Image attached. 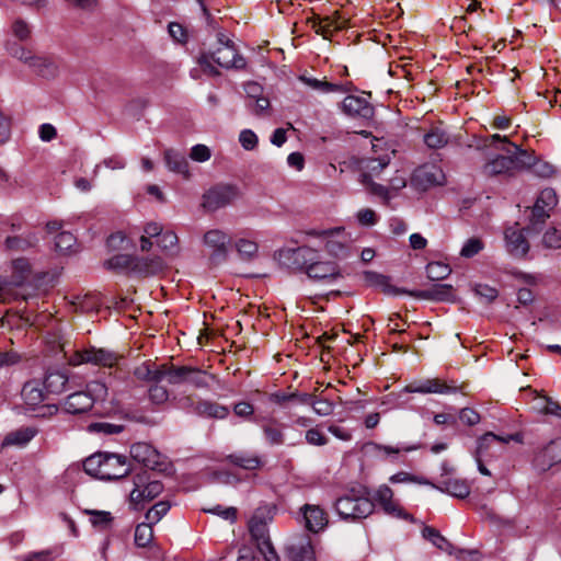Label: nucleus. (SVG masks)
Returning <instances> with one entry per match:
<instances>
[{"mask_svg": "<svg viewBox=\"0 0 561 561\" xmlns=\"http://www.w3.org/2000/svg\"><path fill=\"white\" fill-rule=\"evenodd\" d=\"M227 461L243 470L254 471L263 466L262 458L252 453L237 451L227 456Z\"/></svg>", "mask_w": 561, "mask_h": 561, "instance_id": "30", "label": "nucleus"}, {"mask_svg": "<svg viewBox=\"0 0 561 561\" xmlns=\"http://www.w3.org/2000/svg\"><path fill=\"white\" fill-rule=\"evenodd\" d=\"M443 171L433 164H425L417 168L412 175V183L421 190L443 184Z\"/></svg>", "mask_w": 561, "mask_h": 561, "instance_id": "18", "label": "nucleus"}, {"mask_svg": "<svg viewBox=\"0 0 561 561\" xmlns=\"http://www.w3.org/2000/svg\"><path fill=\"white\" fill-rule=\"evenodd\" d=\"M483 248H484V244L481 239L470 238L462 245V248L460 250V255L462 257L470 259V257H473L474 255H477L480 251H482Z\"/></svg>", "mask_w": 561, "mask_h": 561, "instance_id": "54", "label": "nucleus"}, {"mask_svg": "<svg viewBox=\"0 0 561 561\" xmlns=\"http://www.w3.org/2000/svg\"><path fill=\"white\" fill-rule=\"evenodd\" d=\"M178 236L173 231L162 232L158 239V245L164 251L175 250L178 247Z\"/></svg>", "mask_w": 561, "mask_h": 561, "instance_id": "62", "label": "nucleus"}, {"mask_svg": "<svg viewBox=\"0 0 561 561\" xmlns=\"http://www.w3.org/2000/svg\"><path fill=\"white\" fill-rule=\"evenodd\" d=\"M37 428L33 426L15 428L4 435L0 444V448H24L37 435Z\"/></svg>", "mask_w": 561, "mask_h": 561, "instance_id": "20", "label": "nucleus"}, {"mask_svg": "<svg viewBox=\"0 0 561 561\" xmlns=\"http://www.w3.org/2000/svg\"><path fill=\"white\" fill-rule=\"evenodd\" d=\"M456 390V387L448 386L438 378L426 379L405 387V391L410 393H451Z\"/></svg>", "mask_w": 561, "mask_h": 561, "instance_id": "25", "label": "nucleus"}, {"mask_svg": "<svg viewBox=\"0 0 561 561\" xmlns=\"http://www.w3.org/2000/svg\"><path fill=\"white\" fill-rule=\"evenodd\" d=\"M496 149L504 151L506 154H496L483 164L482 173L485 176H512L528 168L531 164V160H534V158L519 146H514V150L504 146L496 147Z\"/></svg>", "mask_w": 561, "mask_h": 561, "instance_id": "2", "label": "nucleus"}, {"mask_svg": "<svg viewBox=\"0 0 561 561\" xmlns=\"http://www.w3.org/2000/svg\"><path fill=\"white\" fill-rule=\"evenodd\" d=\"M133 484L129 503L136 511L141 510L147 502L153 500L163 491V484L158 480H152L147 471L135 474Z\"/></svg>", "mask_w": 561, "mask_h": 561, "instance_id": "4", "label": "nucleus"}, {"mask_svg": "<svg viewBox=\"0 0 561 561\" xmlns=\"http://www.w3.org/2000/svg\"><path fill=\"white\" fill-rule=\"evenodd\" d=\"M134 257L135 256L128 254H116L108 259L107 261H105L104 266L107 270L115 272L133 273Z\"/></svg>", "mask_w": 561, "mask_h": 561, "instance_id": "42", "label": "nucleus"}, {"mask_svg": "<svg viewBox=\"0 0 561 561\" xmlns=\"http://www.w3.org/2000/svg\"><path fill=\"white\" fill-rule=\"evenodd\" d=\"M356 219L360 226L371 227L376 225L378 216L373 209L363 208L357 211Z\"/></svg>", "mask_w": 561, "mask_h": 561, "instance_id": "64", "label": "nucleus"}, {"mask_svg": "<svg viewBox=\"0 0 561 561\" xmlns=\"http://www.w3.org/2000/svg\"><path fill=\"white\" fill-rule=\"evenodd\" d=\"M31 294L26 290L23 279L4 280L0 284V302L10 304L22 299L27 300Z\"/></svg>", "mask_w": 561, "mask_h": 561, "instance_id": "21", "label": "nucleus"}, {"mask_svg": "<svg viewBox=\"0 0 561 561\" xmlns=\"http://www.w3.org/2000/svg\"><path fill=\"white\" fill-rule=\"evenodd\" d=\"M211 58L226 69H243L247 65L245 59L238 54L234 44L222 33L218 34V47L211 54Z\"/></svg>", "mask_w": 561, "mask_h": 561, "instance_id": "9", "label": "nucleus"}, {"mask_svg": "<svg viewBox=\"0 0 561 561\" xmlns=\"http://www.w3.org/2000/svg\"><path fill=\"white\" fill-rule=\"evenodd\" d=\"M366 279L374 285L382 287L383 293L386 294H400L402 293L399 289H396L389 284V278L385 275L374 273V272H367L366 273Z\"/></svg>", "mask_w": 561, "mask_h": 561, "instance_id": "52", "label": "nucleus"}, {"mask_svg": "<svg viewBox=\"0 0 561 561\" xmlns=\"http://www.w3.org/2000/svg\"><path fill=\"white\" fill-rule=\"evenodd\" d=\"M424 539L431 541L437 549L455 556L458 560H466L467 556H473L477 553L474 550L457 549L455 546L444 537L436 528L425 526L422 530Z\"/></svg>", "mask_w": 561, "mask_h": 561, "instance_id": "15", "label": "nucleus"}, {"mask_svg": "<svg viewBox=\"0 0 561 561\" xmlns=\"http://www.w3.org/2000/svg\"><path fill=\"white\" fill-rule=\"evenodd\" d=\"M366 447L369 448L371 451L377 454H382L386 458L391 457L392 459L397 458V456L401 453H410L417 450L422 447L421 444L415 445H403V446H390V445H382L375 442H369L366 444Z\"/></svg>", "mask_w": 561, "mask_h": 561, "instance_id": "34", "label": "nucleus"}, {"mask_svg": "<svg viewBox=\"0 0 561 561\" xmlns=\"http://www.w3.org/2000/svg\"><path fill=\"white\" fill-rule=\"evenodd\" d=\"M239 196L238 188L233 185H218L210 188L203 196V207L215 211L231 204Z\"/></svg>", "mask_w": 561, "mask_h": 561, "instance_id": "12", "label": "nucleus"}, {"mask_svg": "<svg viewBox=\"0 0 561 561\" xmlns=\"http://www.w3.org/2000/svg\"><path fill=\"white\" fill-rule=\"evenodd\" d=\"M105 453H96L83 461L84 471L94 478L101 479Z\"/></svg>", "mask_w": 561, "mask_h": 561, "instance_id": "43", "label": "nucleus"}, {"mask_svg": "<svg viewBox=\"0 0 561 561\" xmlns=\"http://www.w3.org/2000/svg\"><path fill=\"white\" fill-rule=\"evenodd\" d=\"M170 503L167 501H160L156 503L145 515V519L154 525L159 523L163 516L167 515V513L170 511Z\"/></svg>", "mask_w": 561, "mask_h": 561, "instance_id": "48", "label": "nucleus"}, {"mask_svg": "<svg viewBox=\"0 0 561 561\" xmlns=\"http://www.w3.org/2000/svg\"><path fill=\"white\" fill-rule=\"evenodd\" d=\"M257 519L259 517H251L249 523V530L257 550L265 561H279V557L271 542L268 528Z\"/></svg>", "mask_w": 561, "mask_h": 561, "instance_id": "11", "label": "nucleus"}, {"mask_svg": "<svg viewBox=\"0 0 561 561\" xmlns=\"http://www.w3.org/2000/svg\"><path fill=\"white\" fill-rule=\"evenodd\" d=\"M121 356L112 351L105 348L90 347L83 351L76 352L70 358L69 364L78 366L84 363H90L96 366L114 367L117 365Z\"/></svg>", "mask_w": 561, "mask_h": 561, "instance_id": "10", "label": "nucleus"}, {"mask_svg": "<svg viewBox=\"0 0 561 561\" xmlns=\"http://www.w3.org/2000/svg\"><path fill=\"white\" fill-rule=\"evenodd\" d=\"M275 259L282 266L305 272L314 282L331 284L342 277L336 263L322 261L317 250L306 245L280 249L275 253Z\"/></svg>", "mask_w": 561, "mask_h": 561, "instance_id": "1", "label": "nucleus"}, {"mask_svg": "<svg viewBox=\"0 0 561 561\" xmlns=\"http://www.w3.org/2000/svg\"><path fill=\"white\" fill-rule=\"evenodd\" d=\"M236 249L243 259L250 260L256 255L259 247L252 240L239 239L236 242Z\"/></svg>", "mask_w": 561, "mask_h": 561, "instance_id": "53", "label": "nucleus"}, {"mask_svg": "<svg viewBox=\"0 0 561 561\" xmlns=\"http://www.w3.org/2000/svg\"><path fill=\"white\" fill-rule=\"evenodd\" d=\"M343 113L353 118L370 119L375 110L367 98L347 95L341 104Z\"/></svg>", "mask_w": 561, "mask_h": 561, "instance_id": "16", "label": "nucleus"}, {"mask_svg": "<svg viewBox=\"0 0 561 561\" xmlns=\"http://www.w3.org/2000/svg\"><path fill=\"white\" fill-rule=\"evenodd\" d=\"M149 388V399L153 404H163L169 399V391L165 387L158 385V382H153Z\"/></svg>", "mask_w": 561, "mask_h": 561, "instance_id": "58", "label": "nucleus"}, {"mask_svg": "<svg viewBox=\"0 0 561 561\" xmlns=\"http://www.w3.org/2000/svg\"><path fill=\"white\" fill-rule=\"evenodd\" d=\"M474 291L485 304L493 302L499 296L497 289L484 284L477 285Z\"/></svg>", "mask_w": 561, "mask_h": 561, "instance_id": "63", "label": "nucleus"}, {"mask_svg": "<svg viewBox=\"0 0 561 561\" xmlns=\"http://www.w3.org/2000/svg\"><path fill=\"white\" fill-rule=\"evenodd\" d=\"M89 514L91 515L90 522L92 525L102 529L107 528L113 520L112 514L106 511H91Z\"/></svg>", "mask_w": 561, "mask_h": 561, "instance_id": "56", "label": "nucleus"}, {"mask_svg": "<svg viewBox=\"0 0 561 561\" xmlns=\"http://www.w3.org/2000/svg\"><path fill=\"white\" fill-rule=\"evenodd\" d=\"M37 241V237L30 232L25 236L8 237L4 241V245L5 249L10 251H26L36 245Z\"/></svg>", "mask_w": 561, "mask_h": 561, "instance_id": "40", "label": "nucleus"}, {"mask_svg": "<svg viewBox=\"0 0 561 561\" xmlns=\"http://www.w3.org/2000/svg\"><path fill=\"white\" fill-rule=\"evenodd\" d=\"M30 69L35 75L45 79H54L59 73L57 61L53 57L46 55H36Z\"/></svg>", "mask_w": 561, "mask_h": 561, "instance_id": "26", "label": "nucleus"}, {"mask_svg": "<svg viewBox=\"0 0 561 561\" xmlns=\"http://www.w3.org/2000/svg\"><path fill=\"white\" fill-rule=\"evenodd\" d=\"M167 379L169 385L178 386L185 383L186 366L161 365V380Z\"/></svg>", "mask_w": 561, "mask_h": 561, "instance_id": "38", "label": "nucleus"}, {"mask_svg": "<svg viewBox=\"0 0 561 561\" xmlns=\"http://www.w3.org/2000/svg\"><path fill=\"white\" fill-rule=\"evenodd\" d=\"M334 508L341 519L356 522L368 517L374 512L375 505L365 494L351 490L336 499Z\"/></svg>", "mask_w": 561, "mask_h": 561, "instance_id": "3", "label": "nucleus"}, {"mask_svg": "<svg viewBox=\"0 0 561 561\" xmlns=\"http://www.w3.org/2000/svg\"><path fill=\"white\" fill-rule=\"evenodd\" d=\"M152 524L147 520L137 525L135 529V543L137 547H148L153 539Z\"/></svg>", "mask_w": 561, "mask_h": 561, "instance_id": "44", "label": "nucleus"}, {"mask_svg": "<svg viewBox=\"0 0 561 561\" xmlns=\"http://www.w3.org/2000/svg\"><path fill=\"white\" fill-rule=\"evenodd\" d=\"M164 161L170 171L182 174L185 178L190 175L188 163L184 154L173 149H167L164 151Z\"/></svg>", "mask_w": 561, "mask_h": 561, "instance_id": "33", "label": "nucleus"}, {"mask_svg": "<svg viewBox=\"0 0 561 561\" xmlns=\"http://www.w3.org/2000/svg\"><path fill=\"white\" fill-rule=\"evenodd\" d=\"M288 557L291 561H316L314 551L309 539L288 548Z\"/></svg>", "mask_w": 561, "mask_h": 561, "instance_id": "37", "label": "nucleus"}, {"mask_svg": "<svg viewBox=\"0 0 561 561\" xmlns=\"http://www.w3.org/2000/svg\"><path fill=\"white\" fill-rule=\"evenodd\" d=\"M307 234L323 238L327 252L336 259H345L350 255V238L344 233L343 227L328 230L312 229Z\"/></svg>", "mask_w": 561, "mask_h": 561, "instance_id": "7", "label": "nucleus"}, {"mask_svg": "<svg viewBox=\"0 0 561 561\" xmlns=\"http://www.w3.org/2000/svg\"><path fill=\"white\" fill-rule=\"evenodd\" d=\"M450 267L442 262H431L426 266L427 277L432 280H440L450 274Z\"/></svg>", "mask_w": 561, "mask_h": 561, "instance_id": "50", "label": "nucleus"}, {"mask_svg": "<svg viewBox=\"0 0 561 561\" xmlns=\"http://www.w3.org/2000/svg\"><path fill=\"white\" fill-rule=\"evenodd\" d=\"M515 440L517 443H522V435L520 434H510V435H495L492 432L485 433L483 436H481L478 439L477 449L474 453V459L478 465V470L483 476H491L490 470L484 466L483 461L489 456L493 457L495 456L494 453H490V449L497 444L500 446L506 445L510 442Z\"/></svg>", "mask_w": 561, "mask_h": 561, "instance_id": "6", "label": "nucleus"}, {"mask_svg": "<svg viewBox=\"0 0 561 561\" xmlns=\"http://www.w3.org/2000/svg\"><path fill=\"white\" fill-rule=\"evenodd\" d=\"M301 80L310 88H312L314 90H319L324 93H332V92L344 93V92H346V89L343 84H336V83H331L328 81H321L316 78L301 77Z\"/></svg>", "mask_w": 561, "mask_h": 561, "instance_id": "46", "label": "nucleus"}, {"mask_svg": "<svg viewBox=\"0 0 561 561\" xmlns=\"http://www.w3.org/2000/svg\"><path fill=\"white\" fill-rule=\"evenodd\" d=\"M85 394L93 400V403L98 400H104L107 396V388L104 382L91 381L87 385Z\"/></svg>", "mask_w": 561, "mask_h": 561, "instance_id": "55", "label": "nucleus"}, {"mask_svg": "<svg viewBox=\"0 0 561 561\" xmlns=\"http://www.w3.org/2000/svg\"><path fill=\"white\" fill-rule=\"evenodd\" d=\"M433 488L458 499H465L470 494V485L462 479H446Z\"/></svg>", "mask_w": 561, "mask_h": 561, "instance_id": "32", "label": "nucleus"}, {"mask_svg": "<svg viewBox=\"0 0 561 561\" xmlns=\"http://www.w3.org/2000/svg\"><path fill=\"white\" fill-rule=\"evenodd\" d=\"M231 238L219 229H213L204 234V244L210 250L209 260L213 264L224 262L228 254Z\"/></svg>", "mask_w": 561, "mask_h": 561, "instance_id": "13", "label": "nucleus"}, {"mask_svg": "<svg viewBox=\"0 0 561 561\" xmlns=\"http://www.w3.org/2000/svg\"><path fill=\"white\" fill-rule=\"evenodd\" d=\"M322 27H321V35L323 38H330L333 31L342 30L345 27L346 21L339 14V12H335L332 16H325L321 18Z\"/></svg>", "mask_w": 561, "mask_h": 561, "instance_id": "45", "label": "nucleus"}, {"mask_svg": "<svg viewBox=\"0 0 561 561\" xmlns=\"http://www.w3.org/2000/svg\"><path fill=\"white\" fill-rule=\"evenodd\" d=\"M300 511L304 516L305 527L309 531L317 534L327 527L329 523L328 514L319 505L305 504Z\"/></svg>", "mask_w": 561, "mask_h": 561, "instance_id": "19", "label": "nucleus"}, {"mask_svg": "<svg viewBox=\"0 0 561 561\" xmlns=\"http://www.w3.org/2000/svg\"><path fill=\"white\" fill-rule=\"evenodd\" d=\"M13 279H23V284L31 273V264L27 259L19 257L12 261Z\"/></svg>", "mask_w": 561, "mask_h": 561, "instance_id": "51", "label": "nucleus"}, {"mask_svg": "<svg viewBox=\"0 0 561 561\" xmlns=\"http://www.w3.org/2000/svg\"><path fill=\"white\" fill-rule=\"evenodd\" d=\"M206 371L199 368L186 366V379L185 383L192 385L195 388H207L208 381L206 379Z\"/></svg>", "mask_w": 561, "mask_h": 561, "instance_id": "47", "label": "nucleus"}, {"mask_svg": "<svg viewBox=\"0 0 561 561\" xmlns=\"http://www.w3.org/2000/svg\"><path fill=\"white\" fill-rule=\"evenodd\" d=\"M409 294L421 299L448 301L453 298V286L449 284H435L428 289L410 291Z\"/></svg>", "mask_w": 561, "mask_h": 561, "instance_id": "31", "label": "nucleus"}, {"mask_svg": "<svg viewBox=\"0 0 561 561\" xmlns=\"http://www.w3.org/2000/svg\"><path fill=\"white\" fill-rule=\"evenodd\" d=\"M283 427L275 419H270L262 425L265 438L271 445H282L284 443Z\"/></svg>", "mask_w": 561, "mask_h": 561, "instance_id": "41", "label": "nucleus"}, {"mask_svg": "<svg viewBox=\"0 0 561 561\" xmlns=\"http://www.w3.org/2000/svg\"><path fill=\"white\" fill-rule=\"evenodd\" d=\"M423 138L425 145L432 149L443 148L449 141V135L440 126H432Z\"/></svg>", "mask_w": 561, "mask_h": 561, "instance_id": "39", "label": "nucleus"}, {"mask_svg": "<svg viewBox=\"0 0 561 561\" xmlns=\"http://www.w3.org/2000/svg\"><path fill=\"white\" fill-rule=\"evenodd\" d=\"M77 239L71 232L62 231L55 239L56 250L62 254H67L73 250Z\"/></svg>", "mask_w": 561, "mask_h": 561, "instance_id": "49", "label": "nucleus"}, {"mask_svg": "<svg viewBox=\"0 0 561 561\" xmlns=\"http://www.w3.org/2000/svg\"><path fill=\"white\" fill-rule=\"evenodd\" d=\"M542 243L548 249H560L561 248V232L556 228L548 229L543 237Z\"/></svg>", "mask_w": 561, "mask_h": 561, "instance_id": "61", "label": "nucleus"}, {"mask_svg": "<svg viewBox=\"0 0 561 561\" xmlns=\"http://www.w3.org/2000/svg\"><path fill=\"white\" fill-rule=\"evenodd\" d=\"M125 456L105 453L101 480H117L129 472Z\"/></svg>", "mask_w": 561, "mask_h": 561, "instance_id": "17", "label": "nucleus"}, {"mask_svg": "<svg viewBox=\"0 0 561 561\" xmlns=\"http://www.w3.org/2000/svg\"><path fill=\"white\" fill-rule=\"evenodd\" d=\"M89 431L92 433H103L106 435L118 434L123 431L122 425L112 424L108 422H96L89 425Z\"/></svg>", "mask_w": 561, "mask_h": 561, "instance_id": "57", "label": "nucleus"}, {"mask_svg": "<svg viewBox=\"0 0 561 561\" xmlns=\"http://www.w3.org/2000/svg\"><path fill=\"white\" fill-rule=\"evenodd\" d=\"M193 413L202 417L226 419L229 415V409L209 400H198L194 407Z\"/></svg>", "mask_w": 561, "mask_h": 561, "instance_id": "28", "label": "nucleus"}, {"mask_svg": "<svg viewBox=\"0 0 561 561\" xmlns=\"http://www.w3.org/2000/svg\"><path fill=\"white\" fill-rule=\"evenodd\" d=\"M505 242L507 251L516 257H524L529 251V243L522 230L510 227L505 230Z\"/></svg>", "mask_w": 561, "mask_h": 561, "instance_id": "23", "label": "nucleus"}, {"mask_svg": "<svg viewBox=\"0 0 561 561\" xmlns=\"http://www.w3.org/2000/svg\"><path fill=\"white\" fill-rule=\"evenodd\" d=\"M10 54L18 60L27 65L28 68H31V66L36 57V54H34L32 50L26 49L25 47H22V46H18V45L11 48Z\"/></svg>", "mask_w": 561, "mask_h": 561, "instance_id": "60", "label": "nucleus"}, {"mask_svg": "<svg viewBox=\"0 0 561 561\" xmlns=\"http://www.w3.org/2000/svg\"><path fill=\"white\" fill-rule=\"evenodd\" d=\"M68 376L61 370L47 371L44 380L45 388L48 392L59 394L67 389Z\"/></svg>", "mask_w": 561, "mask_h": 561, "instance_id": "35", "label": "nucleus"}, {"mask_svg": "<svg viewBox=\"0 0 561 561\" xmlns=\"http://www.w3.org/2000/svg\"><path fill=\"white\" fill-rule=\"evenodd\" d=\"M133 374L138 380L147 382H160L161 365H156L151 362H145L141 365L135 367Z\"/></svg>", "mask_w": 561, "mask_h": 561, "instance_id": "36", "label": "nucleus"}, {"mask_svg": "<svg viewBox=\"0 0 561 561\" xmlns=\"http://www.w3.org/2000/svg\"><path fill=\"white\" fill-rule=\"evenodd\" d=\"M561 462V437L552 439L543 447L539 448L533 459L535 469L539 472H546L553 466Z\"/></svg>", "mask_w": 561, "mask_h": 561, "instance_id": "14", "label": "nucleus"}, {"mask_svg": "<svg viewBox=\"0 0 561 561\" xmlns=\"http://www.w3.org/2000/svg\"><path fill=\"white\" fill-rule=\"evenodd\" d=\"M130 456L135 461L154 471L167 472L170 467L167 457L160 454L152 445L145 442L131 445Z\"/></svg>", "mask_w": 561, "mask_h": 561, "instance_id": "8", "label": "nucleus"}, {"mask_svg": "<svg viewBox=\"0 0 561 561\" xmlns=\"http://www.w3.org/2000/svg\"><path fill=\"white\" fill-rule=\"evenodd\" d=\"M93 407V400L85 394L84 391H76L69 394L65 402L64 409L66 412L71 414H81L91 410Z\"/></svg>", "mask_w": 561, "mask_h": 561, "instance_id": "27", "label": "nucleus"}, {"mask_svg": "<svg viewBox=\"0 0 561 561\" xmlns=\"http://www.w3.org/2000/svg\"><path fill=\"white\" fill-rule=\"evenodd\" d=\"M165 268V263L160 256L134 257L133 274L140 277L158 275Z\"/></svg>", "mask_w": 561, "mask_h": 561, "instance_id": "22", "label": "nucleus"}, {"mask_svg": "<svg viewBox=\"0 0 561 561\" xmlns=\"http://www.w3.org/2000/svg\"><path fill=\"white\" fill-rule=\"evenodd\" d=\"M21 397L27 407L35 409L45 401L46 393L41 387L39 381L28 380L21 390Z\"/></svg>", "mask_w": 561, "mask_h": 561, "instance_id": "29", "label": "nucleus"}, {"mask_svg": "<svg viewBox=\"0 0 561 561\" xmlns=\"http://www.w3.org/2000/svg\"><path fill=\"white\" fill-rule=\"evenodd\" d=\"M557 204L558 197L556 191L550 187L542 190L531 208L529 225L526 230L539 232Z\"/></svg>", "mask_w": 561, "mask_h": 561, "instance_id": "5", "label": "nucleus"}, {"mask_svg": "<svg viewBox=\"0 0 561 561\" xmlns=\"http://www.w3.org/2000/svg\"><path fill=\"white\" fill-rule=\"evenodd\" d=\"M482 146L483 147H494L495 149H496V147L504 146L506 148L514 150V146H516V145L513 144L512 141H510L507 136H501L500 134H494L492 136L485 137L482 140Z\"/></svg>", "mask_w": 561, "mask_h": 561, "instance_id": "59", "label": "nucleus"}, {"mask_svg": "<svg viewBox=\"0 0 561 561\" xmlns=\"http://www.w3.org/2000/svg\"><path fill=\"white\" fill-rule=\"evenodd\" d=\"M376 500L387 514L412 519L411 515L404 513L400 505L393 501V492L388 485H381L376 492Z\"/></svg>", "mask_w": 561, "mask_h": 561, "instance_id": "24", "label": "nucleus"}]
</instances>
